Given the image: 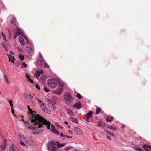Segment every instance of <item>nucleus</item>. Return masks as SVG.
Returning a JSON list of instances; mask_svg holds the SVG:
<instances>
[{"label":"nucleus","mask_w":151,"mask_h":151,"mask_svg":"<svg viewBox=\"0 0 151 151\" xmlns=\"http://www.w3.org/2000/svg\"><path fill=\"white\" fill-rule=\"evenodd\" d=\"M29 112L28 113L29 114V120L32 123H33V126L26 124V127L29 129L37 130L38 128L42 127L43 124L46 125L47 127L49 129H50V123L44 119L40 115L35 114L36 112L33 111L31 109L29 105L27 106Z\"/></svg>","instance_id":"f257e3e1"},{"label":"nucleus","mask_w":151,"mask_h":151,"mask_svg":"<svg viewBox=\"0 0 151 151\" xmlns=\"http://www.w3.org/2000/svg\"><path fill=\"white\" fill-rule=\"evenodd\" d=\"M47 83L50 87L52 88H55L58 85V81L56 79L54 78L48 80Z\"/></svg>","instance_id":"f03ea898"},{"label":"nucleus","mask_w":151,"mask_h":151,"mask_svg":"<svg viewBox=\"0 0 151 151\" xmlns=\"http://www.w3.org/2000/svg\"><path fill=\"white\" fill-rule=\"evenodd\" d=\"M64 86L63 84L59 83L58 88L56 90L54 91L53 93L56 94L60 95L63 90Z\"/></svg>","instance_id":"7ed1b4c3"},{"label":"nucleus","mask_w":151,"mask_h":151,"mask_svg":"<svg viewBox=\"0 0 151 151\" xmlns=\"http://www.w3.org/2000/svg\"><path fill=\"white\" fill-rule=\"evenodd\" d=\"M93 112L92 111H90L88 113L86 114L84 116V119L87 122H90L91 120L90 119V117H92V114Z\"/></svg>","instance_id":"20e7f679"},{"label":"nucleus","mask_w":151,"mask_h":151,"mask_svg":"<svg viewBox=\"0 0 151 151\" xmlns=\"http://www.w3.org/2000/svg\"><path fill=\"white\" fill-rule=\"evenodd\" d=\"M71 98L72 96L71 94L69 92H67L64 95L65 99L68 102L72 101Z\"/></svg>","instance_id":"39448f33"},{"label":"nucleus","mask_w":151,"mask_h":151,"mask_svg":"<svg viewBox=\"0 0 151 151\" xmlns=\"http://www.w3.org/2000/svg\"><path fill=\"white\" fill-rule=\"evenodd\" d=\"M73 130L74 132L78 135H82L83 134L81 129L78 127H74Z\"/></svg>","instance_id":"423d86ee"},{"label":"nucleus","mask_w":151,"mask_h":151,"mask_svg":"<svg viewBox=\"0 0 151 151\" xmlns=\"http://www.w3.org/2000/svg\"><path fill=\"white\" fill-rule=\"evenodd\" d=\"M21 35L24 38H26L25 35L24 34L23 32H22L21 29L19 28H18L17 29V32L16 33V35L14 36V38H15L16 37L17 35Z\"/></svg>","instance_id":"0eeeda50"},{"label":"nucleus","mask_w":151,"mask_h":151,"mask_svg":"<svg viewBox=\"0 0 151 151\" xmlns=\"http://www.w3.org/2000/svg\"><path fill=\"white\" fill-rule=\"evenodd\" d=\"M19 40L22 45H25L26 42L25 40H26L27 43L29 44V41L28 39V38H18Z\"/></svg>","instance_id":"6e6552de"},{"label":"nucleus","mask_w":151,"mask_h":151,"mask_svg":"<svg viewBox=\"0 0 151 151\" xmlns=\"http://www.w3.org/2000/svg\"><path fill=\"white\" fill-rule=\"evenodd\" d=\"M43 58H38L37 60V63L40 66H42L44 63Z\"/></svg>","instance_id":"1a4fd4ad"},{"label":"nucleus","mask_w":151,"mask_h":151,"mask_svg":"<svg viewBox=\"0 0 151 151\" xmlns=\"http://www.w3.org/2000/svg\"><path fill=\"white\" fill-rule=\"evenodd\" d=\"M73 106L79 109L82 107L80 101H78L74 104Z\"/></svg>","instance_id":"9d476101"},{"label":"nucleus","mask_w":151,"mask_h":151,"mask_svg":"<svg viewBox=\"0 0 151 151\" xmlns=\"http://www.w3.org/2000/svg\"><path fill=\"white\" fill-rule=\"evenodd\" d=\"M41 108L42 110L45 112L48 113H50V111L47 108L44 106V105L41 106Z\"/></svg>","instance_id":"9b49d317"},{"label":"nucleus","mask_w":151,"mask_h":151,"mask_svg":"<svg viewBox=\"0 0 151 151\" xmlns=\"http://www.w3.org/2000/svg\"><path fill=\"white\" fill-rule=\"evenodd\" d=\"M143 147L147 151H151V146L147 145H144Z\"/></svg>","instance_id":"f8f14e48"},{"label":"nucleus","mask_w":151,"mask_h":151,"mask_svg":"<svg viewBox=\"0 0 151 151\" xmlns=\"http://www.w3.org/2000/svg\"><path fill=\"white\" fill-rule=\"evenodd\" d=\"M51 129L52 131L54 133L56 134L57 135H58L59 134V133L58 132V130L56 129L55 127L54 126L52 125L51 126Z\"/></svg>","instance_id":"ddd939ff"},{"label":"nucleus","mask_w":151,"mask_h":151,"mask_svg":"<svg viewBox=\"0 0 151 151\" xmlns=\"http://www.w3.org/2000/svg\"><path fill=\"white\" fill-rule=\"evenodd\" d=\"M46 76L44 75H42L40 77V81L42 82H44L46 79Z\"/></svg>","instance_id":"4468645a"},{"label":"nucleus","mask_w":151,"mask_h":151,"mask_svg":"<svg viewBox=\"0 0 151 151\" xmlns=\"http://www.w3.org/2000/svg\"><path fill=\"white\" fill-rule=\"evenodd\" d=\"M48 145H49L50 146H55L56 145V143L52 141H51L49 142L48 144Z\"/></svg>","instance_id":"2eb2a0df"},{"label":"nucleus","mask_w":151,"mask_h":151,"mask_svg":"<svg viewBox=\"0 0 151 151\" xmlns=\"http://www.w3.org/2000/svg\"><path fill=\"white\" fill-rule=\"evenodd\" d=\"M20 140L26 143H27L28 142L27 139L25 137L22 136H21L20 137Z\"/></svg>","instance_id":"dca6fc26"},{"label":"nucleus","mask_w":151,"mask_h":151,"mask_svg":"<svg viewBox=\"0 0 151 151\" xmlns=\"http://www.w3.org/2000/svg\"><path fill=\"white\" fill-rule=\"evenodd\" d=\"M12 148L13 151H19L17 147L14 145H13L12 146Z\"/></svg>","instance_id":"f3484780"},{"label":"nucleus","mask_w":151,"mask_h":151,"mask_svg":"<svg viewBox=\"0 0 151 151\" xmlns=\"http://www.w3.org/2000/svg\"><path fill=\"white\" fill-rule=\"evenodd\" d=\"M67 111L68 113V114L70 116H73L74 115V114L72 111V110L70 109H67Z\"/></svg>","instance_id":"a211bd4d"},{"label":"nucleus","mask_w":151,"mask_h":151,"mask_svg":"<svg viewBox=\"0 0 151 151\" xmlns=\"http://www.w3.org/2000/svg\"><path fill=\"white\" fill-rule=\"evenodd\" d=\"M42 132L41 130H40L39 131H33L32 132V134H39L40 132Z\"/></svg>","instance_id":"6ab92c4d"},{"label":"nucleus","mask_w":151,"mask_h":151,"mask_svg":"<svg viewBox=\"0 0 151 151\" xmlns=\"http://www.w3.org/2000/svg\"><path fill=\"white\" fill-rule=\"evenodd\" d=\"M113 119V118L112 116H108L107 117L106 120L109 122H111V121Z\"/></svg>","instance_id":"aec40b11"},{"label":"nucleus","mask_w":151,"mask_h":151,"mask_svg":"<svg viewBox=\"0 0 151 151\" xmlns=\"http://www.w3.org/2000/svg\"><path fill=\"white\" fill-rule=\"evenodd\" d=\"M26 76L27 78L28 81H30L32 83H33V81L30 79L29 76L27 74H26Z\"/></svg>","instance_id":"412c9836"},{"label":"nucleus","mask_w":151,"mask_h":151,"mask_svg":"<svg viewBox=\"0 0 151 151\" xmlns=\"http://www.w3.org/2000/svg\"><path fill=\"white\" fill-rule=\"evenodd\" d=\"M101 109L99 107H97L96 108V114H97L99 113H100L101 112Z\"/></svg>","instance_id":"4be33fe9"},{"label":"nucleus","mask_w":151,"mask_h":151,"mask_svg":"<svg viewBox=\"0 0 151 151\" xmlns=\"http://www.w3.org/2000/svg\"><path fill=\"white\" fill-rule=\"evenodd\" d=\"M27 48L29 49H30V50L29 51V52L30 53H32L33 51V49L32 47L31 46H29L28 47H27Z\"/></svg>","instance_id":"5701e85b"},{"label":"nucleus","mask_w":151,"mask_h":151,"mask_svg":"<svg viewBox=\"0 0 151 151\" xmlns=\"http://www.w3.org/2000/svg\"><path fill=\"white\" fill-rule=\"evenodd\" d=\"M40 75L37 72H36L35 74V77L37 79H38Z\"/></svg>","instance_id":"b1692460"},{"label":"nucleus","mask_w":151,"mask_h":151,"mask_svg":"<svg viewBox=\"0 0 151 151\" xmlns=\"http://www.w3.org/2000/svg\"><path fill=\"white\" fill-rule=\"evenodd\" d=\"M57 149L55 146H53L52 147L51 150V151H57Z\"/></svg>","instance_id":"393cba45"},{"label":"nucleus","mask_w":151,"mask_h":151,"mask_svg":"<svg viewBox=\"0 0 151 151\" xmlns=\"http://www.w3.org/2000/svg\"><path fill=\"white\" fill-rule=\"evenodd\" d=\"M19 57L22 61L24 60V55H21V54H19Z\"/></svg>","instance_id":"a878e982"},{"label":"nucleus","mask_w":151,"mask_h":151,"mask_svg":"<svg viewBox=\"0 0 151 151\" xmlns=\"http://www.w3.org/2000/svg\"><path fill=\"white\" fill-rule=\"evenodd\" d=\"M38 101L40 103V106L44 105V104L43 103V102L42 100L38 99Z\"/></svg>","instance_id":"bb28decb"},{"label":"nucleus","mask_w":151,"mask_h":151,"mask_svg":"<svg viewBox=\"0 0 151 151\" xmlns=\"http://www.w3.org/2000/svg\"><path fill=\"white\" fill-rule=\"evenodd\" d=\"M48 102L50 103L52 105H55L56 104V103L54 101L50 99H48Z\"/></svg>","instance_id":"cd10ccee"},{"label":"nucleus","mask_w":151,"mask_h":151,"mask_svg":"<svg viewBox=\"0 0 151 151\" xmlns=\"http://www.w3.org/2000/svg\"><path fill=\"white\" fill-rule=\"evenodd\" d=\"M4 79L5 80V81L6 83L8 84H9V82L8 81V77L6 75L4 76Z\"/></svg>","instance_id":"c85d7f7f"},{"label":"nucleus","mask_w":151,"mask_h":151,"mask_svg":"<svg viewBox=\"0 0 151 151\" xmlns=\"http://www.w3.org/2000/svg\"><path fill=\"white\" fill-rule=\"evenodd\" d=\"M57 144L58 148L62 147L65 145L64 144H60L58 142L57 143Z\"/></svg>","instance_id":"c756f323"},{"label":"nucleus","mask_w":151,"mask_h":151,"mask_svg":"<svg viewBox=\"0 0 151 151\" xmlns=\"http://www.w3.org/2000/svg\"><path fill=\"white\" fill-rule=\"evenodd\" d=\"M71 119H72V122H73L76 123H77V119L76 118H73V117H71Z\"/></svg>","instance_id":"7c9ffc66"},{"label":"nucleus","mask_w":151,"mask_h":151,"mask_svg":"<svg viewBox=\"0 0 151 151\" xmlns=\"http://www.w3.org/2000/svg\"><path fill=\"white\" fill-rule=\"evenodd\" d=\"M3 41L4 43H6L7 45H9V42L7 38H4Z\"/></svg>","instance_id":"2f4dec72"},{"label":"nucleus","mask_w":151,"mask_h":151,"mask_svg":"<svg viewBox=\"0 0 151 151\" xmlns=\"http://www.w3.org/2000/svg\"><path fill=\"white\" fill-rule=\"evenodd\" d=\"M106 131L107 133L111 135L113 137L114 136V135L113 133H111L110 131L108 130H106Z\"/></svg>","instance_id":"473e14b6"},{"label":"nucleus","mask_w":151,"mask_h":151,"mask_svg":"<svg viewBox=\"0 0 151 151\" xmlns=\"http://www.w3.org/2000/svg\"><path fill=\"white\" fill-rule=\"evenodd\" d=\"M20 143L22 145L24 146H26V143H25L24 142H23L21 140H20Z\"/></svg>","instance_id":"72a5a7b5"},{"label":"nucleus","mask_w":151,"mask_h":151,"mask_svg":"<svg viewBox=\"0 0 151 151\" xmlns=\"http://www.w3.org/2000/svg\"><path fill=\"white\" fill-rule=\"evenodd\" d=\"M135 150L138 151H144V150H142L141 148L138 147H135Z\"/></svg>","instance_id":"f704fd0d"},{"label":"nucleus","mask_w":151,"mask_h":151,"mask_svg":"<svg viewBox=\"0 0 151 151\" xmlns=\"http://www.w3.org/2000/svg\"><path fill=\"white\" fill-rule=\"evenodd\" d=\"M43 89L44 91L45 92H48L49 91V90L46 87H44L43 88Z\"/></svg>","instance_id":"c9c22d12"},{"label":"nucleus","mask_w":151,"mask_h":151,"mask_svg":"<svg viewBox=\"0 0 151 151\" xmlns=\"http://www.w3.org/2000/svg\"><path fill=\"white\" fill-rule=\"evenodd\" d=\"M31 95L30 94H29V95L27 94H25V96L27 99H28L29 98V96H30Z\"/></svg>","instance_id":"e433bc0d"},{"label":"nucleus","mask_w":151,"mask_h":151,"mask_svg":"<svg viewBox=\"0 0 151 151\" xmlns=\"http://www.w3.org/2000/svg\"><path fill=\"white\" fill-rule=\"evenodd\" d=\"M73 148V147H72V146H69V147H67L66 149H65V150H66V151H67V150H69L71 149H72Z\"/></svg>","instance_id":"4c0bfd02"},{"label":"nucleus","mask_w":151,"mask_h":151,"mask_svg":"<svg viewBox=\"0 0 151 151\" xmlns=\"http://www.w3.org/2000/svg\"><path fill=\"white\" fill-rule=\"evenodd\" d=\"M14 24L15 25H18V23L17 22L15 18H14Z\"/></svg>","instance_id":"58836bf2"},{"label":"nucleus","mask_w":151,"mask_h":151,"mask_svg":"<svg viewBox=\"0 0 151 151\" xmlns=\"http://www.w3.org/2000/svg\"><path fill=\"white\" fill-rule=\"evenodd\" d=\"M76 96L77 97H78V98L79 99H80L81 98V95H80V94L78 93H77V95H76Z\"/></svg>","instance_id":"ea45409f"},{"label":"nucleus","mask_w":151,"mask_h":151,"mask_svg":"<svg viewBox=\"0 0 151 151\" xmlns=\"http://www.w3.org/2000/svg\"><path fill=\"white\" fill-rule=\"evenodd\" d=\"M5 148V143L4 142V144L1 146V148L2 150H4Z\"/></svg>","instance_id":"a19ab883"},{"label":"nucleus","mask_w":151,"mask_h":151,"mask_svg":"<svg viewBox=\"0 0 151 151\" xmlns=\"http://www.w3.org/2000/svg\"><path fill=\"white\" fill-rule=\"evenodd\" d=\"M14 57H12V58H9V61L10 60H11V62L12 63H14V62L12 60H14Z\"/></svg>","instance_id":"79ce46f5"},{"label":"nucleus","mask_w":151,"mask_h":151,"mask_svg":"<svg viewBox=\"0 0 151 151\" xmlns=\"http://www.w3.org/2000/svg\"><path fill=\"white\" fill-rule=\"evenodd\" d=\"M44 67L45 68H48L49 66L46 63H45Z\"/></svg>","instance_id":"37998d69"},{"label":"nucleus","mask_w":151,"mask_h":151,"mask_svg":"<svg viewBox=\"0 0 151 151\" xmlns=\"http://www.w3.org/2000/svg\"><path fill=\"white\" fill-rule=\"evenodd\" d=\"M8 101L9 102V103H10V106L11 107H13V104H12V101L11 100H8Z\"/></svg>","instance_id":"c03bdc74"},{"label":"nucleus","mask_w":151,"mask_h":151,"mask_svg":"<svg viewBox=\"0 0 151 151\" xmlns=\"http://www.w3.org/2000/svg\"><path fill=\"white\" fill-rule=\"evenodd\" d=\"M37 72L39 73V74L40 75H41L43 73V72L42 70H38L37 71Z\"/></svg>","instance_id":"a18cd8bd"},{"label":"nucleus","mask_w":151,"mask_h":151,"mask_svg":"<svg viewBox=\"0 0 151 151\" xmlns=\"http://www.w3.org/2000/svg\"><path fill=\"white\" fill-rule=\"evenodd\" d=\"M51 107L52 108L53 110H55L56 109V106L54 105H52Z\"/></svg>","instance_id":"49530a36"},{"label":"nucleus","mask_w":151,"mask_h":151,"mask_svg":"<svg viewBox=\"0 0 151 151\" xmlns=\"http://www.w3.org/2000/svg\"><path fill=\"white\" fill-rule=\"evenodd\" d=\"M14 18H15L14 17H12V20L11 21V24H13V23H14Z\"/></svg>","instance_id":"de8ad7c7"},{"label":"nucleus","mask_w":151,"mask_h":151,"mask_svg":"<svg viewBox=\"0 0 151 151\" xmlns=\"http://www.w3.org/2000/svg\"><path fill=\"white\" fill-rule=\"evenodd\" d=\"M2 36L3 38H6V36L4 33L3 32H1Z\"/></svg>","instance_id":"09e8293b"},{"label":"nucleus","mask_w":151,"mask_h":151,"mask_svg":"<svg viewBox=\"0 0 151 151\" xmlns=\"http://www.w3.org/2000/svg\"><path fill=\"white\" fill-rule=\"evenodd\" d=\"M59 134H60V136L61 137H65V135L63 134L62 133H60V134L59 133Z\"/></svg>","instance_id":"8fccbe9b"},{"label":"nucleus","mask_w":151,"mask_h":151,"mask_svg":"<svg viewBox=\"0 0 151 151\" xmlns=\"http://www.w3.org/2000/svg\"><path fill=\"white\" fill-rule=\"evenodd\" d=\"M11 112H12V114H14V111L13 110V108H12V107H11Z\"/></svg>","instance_id":"3c124183"},{"label":"nucleus","mask_w":151,"mask_h":151,"mask_svg":"<svg viewBox=\"0 0 151 151\" xmlns=\"http://www.w3.org/2000/svg\"><path fill=\"white\" fill-rule=\"evenodd\" d=\"M2 45L4 49H6V48L7 47L6 45H4V44H2Z\"/></svg>","instance_id":"603ef678"},{"label":"nucleus","mask_w":151,"mask_h":151,"mask_svg":"<svg viewBox=\"0 0 151 151\" xmlns=\"http://www.w3.org/2000/svg\"><path fill=\"white\" fill-rule=\"evenodd\" d=\"M65 137H66V138H69V139L71 138L72 137L70 136H67V135H65Z\"/></svg>","instance_id":"864d4df0"},{"label":"nucleus","mask_w":151,"mask_h":151,"mask_svg":"<svg viewBox=\"0 0 151 151\" xmlns=\"http://www.w3.org/2000/svg\"><path fill=\"white\" fill-rule=\"evenodd\" d=\"M23 65L25 68H26L27 66V65L26 64L24 63H23Z\"/></svg>","instance_id":"5fc2aeb1"},{"label":"nucleus","mask_w":151,"mask_h":151,"mask_svg":"<svg viewBox=\"0 0 151 151\" xmlns=\"http://www.w3.org/2000/svg\"><path fill=\"white\" fill-rule=\"evenodd\" d=\"M61 114L62 116H64L65 115V113L63 112H62L61 113Z\"/></svg>","instance_id":"6e6d98bb"},{"label":"nucleus","mask_w":151,"mask_h":151,"mask_svg":"<svg viewBox=\"0 0 151 151\" xmlns=\"http://www.w3.org/2000/svg\"><path fill=\"white\" fill-rule=\"evenodd\" d=\"M47 146L48 147V150L50 151V150H51V146H50L49 145H47Z\"/></svg>","instance_id":"4d7b16f0"},{"label":"nucleus","mask_w":151,"mask_h":151,"mask_svg":"<svg viewBox=\"0 0 151 151\" xmlns=\"http://www.w3.org/2000/svg\"><path fill=\"white\" fill-rule=\"evenodd\" d=\"M36 88L38 89L39 90H40V87H39L38 85L36 84Z\"/></svg>","instance_id":"13d9d810"},{"label":"nucleus","mask_w":151,"mask_h":151,"mask_svg":"<svg viewBox=\"0 0 151 151\" xmlns=\"http://www.w3.org/2000/svg\"><path fill=\"white\" fill-rule=\"evenodd\" d=\"M107 138L109 140H111V137L109 136H107Z\"/></svg>","instance_id":"bf43d9fd"},{"label":"nucleus","mask_w":151,"mask_h":151,"mask_svg":"<svg viewBox=\"0 0 151 151\" xmlns=\"http://www.w3.org/2000/svg\"><path fill=\"white\" fill-rule=\"evenodd\" d=\"M7 55L9 58H12V56H11V55L7 54Z\"/></svg>","instance_id":"052dcab7"},{"label":"nucleus","mask_w":151,"mask_h":151,"mask_svg":"<svg viewBox=\"0 0 151 151\" xmlns=\"http://www.w3.org/2000/svg\"><path fill=\"white\" fill-rule=\"evenodd\" d=\"M64 123L67 125H68V122L67 121H65L64 122Z\"/></svg>","instance_id":"680f3d73"},{"label":"nucleus","mask_w":151,"mask_h":151,"mask_svg":"<svg viewBox=\"0 0 151 151\" xmlns=\"http://www.w3.org/2000/svg\"><path fill=\"white\" fill-rule=\"evenodd\" d=\"M42 58V55L41 54L40 55V58Z\"/></svg>","instance_id":"e2e57ef3"},{"label":"nucleus","mask_w":151,"mask_h":151,"mask_svg":"<svg viewBox=\"0 0 151 151\" xmlns=\"http://www.w3.org/2000/svg\"><path fill=\"white\" fill-rule=\"evenodd\" d=\"M68 132L70 134H72L73 133V132L70 130H69Z\"/></svg>","instance_id":"0e129e2a"},{"label":"nucleus","mask_w":151,"mask_h":151,"mask_svg":"<svg viewBox=\"0 0 151 151\" xmlns=\"http://www.w3.org/2000/svg\"><path fill=\"white\" fill-rule=\"evenodd\" d=\"M10 53L12 55L14 54L13 52L12 51H10Z\"/></svg>","instance_id":"69168bd1"},{"label":"nucleus","mask_w":151,"mask_h":151,"mask_svg":"<svg viewBox=\"0 0 151 151\" xmlns=\"http://www.w3.org/2000/svg\"><path fill=\"white\" fill-rule=\"evenodd\" d=\"M124 125H122L121 126V128H123L124 127Z\"/></svg>","instance_id":"338daca9"},{"label":"nucleus","mask_w":151,"mask_h":151,"mask_svg":"<svg viewBox=\"0 0 151 151\" xmlns=\"http://www.w3.org/2000/svg\"><path fill=\"white\" fill-rule=\"evenodd\" d=\"M8 32H9V34H10V30H9V29H8Z\"/></svg>","instance_id":"774afa93"}]
</instances>
